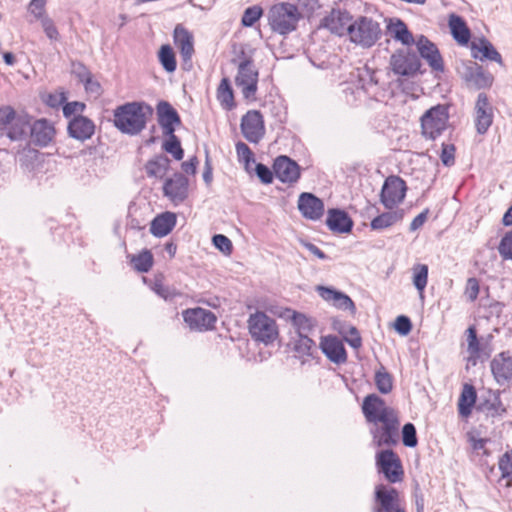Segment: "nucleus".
<instances>
[{"label":"nucleus","mask_w":512,"mask_h":512,"mask_svg":"<svg viewBox=\"0 0 512 512\" xmlns=\"http://www.w3.org/2000/svg\"><path fill=\"white\" fill-rule=\"evenodd\" d=\"M465 294L471 302L477 299L479 294V282L476 278L472 277L467 280Z\"/></svg>","instance_id":"nucleus-60"},{"label":"nucleus","mask_w":512,"mask_h":512,"mask_svg":"<svg viewBox=\"0 0 512 512\" xmlns=\"http://www.w3.org/2000/svg\"><path fill=\"white\" fill-rule=\"evenodd\" d=\"M275 176L283 183L293 184L300 178V167L287 156H278L273 164Z\"/></svg>","instance_id":"nucleus-20"},{"label":"nucleus","mask_w":512,"mask_h":512,"mask_svg":"<svg viewBox=\"0 0 512 512\" xmlns=\"http://www.w3.org/2000/svg\"><path fill=\"white\" fill-rule=\"evenodd\" d=\"M407 186L399 176H389L384 181L380 193V201L385 208L392 210L403 202Z\"/></svg>","instance_id":"nucleus-9"},{"label":"nucleus","mask_w":512,"mask_h":512,"mask_svg":"<svg viewBox=\"0 0 512 512\" xmlns=\"http://www.w3.org/2000/svg\"><path fill=\"white\" fill-rule=\"evenodd\" d=\"M366 421L372 424L370 433L377 447L395 446L399 441L398 412L388 406L384 399L376 394L367 395L362 404Z\"/></svg>","instance_id":"nucleus-1"},{"label":"nucleus","mask_w":512,"mask_h":512,"mask_svg":"<svg viewBox=\"0 0 512 512\" xmlns=\"http://www.w3.org/2000/svg\"><path fill=\"white\" fill-rule=\"evenodd\" d=\"M449 120L448 107L438 104L427 110L421 117L422 134L434 140L446 130Z\"/></svg>","instance_id":"nucleus-5"},{"label":"nucleus","mask_w":512,"mask_h":512,"mask_svg":"<svg viewBox=\"0 0 512 512\" xmlns=\"http://www.w3.org/2000/svg\"><path fill=\"white\" fill-rule=\"evenodd\" d=\"M340 333L343 334L344 340L352 348L359 349L362 346V338L355 326L349 325L341 330Z\"/></svg>","instance_id":"nucleus-47"},{"label":"nucleus","mask_w":512,"mask_h":512,"mask_svg":"<svg viewBox=\"0 0 512 512\" xmlns=\"http://www.w3.org/2000/svg\"><path fill=\"white\" fill-rule=\"evenodd\" d=\"M404 211L402 209L390 210L383 212L372 219L370 227L372 230L381 231L392 227L396 223L402 221Z\"/></svg>","instance_id":"nucleus-33"},{"label":"nucleus","mask_w":512,"mask_h":512,"mask_svg":"<svg viewBox=\"0 0 512 512\" xmlns=\"http://www.w3.org/2000/svg\"><path fill=\"white\" fill-rule=\"evenodd\" d=\"M158 58L166 72L172 73L176 70L177 62L175 53L170 45L166 44L161 46L158 52Z\"/></svg>","instance_id":"nucleus-40"},{"label":"nucleus","mask_w":512,"mask_h":512,"mask_svg":"<svg viewBox=\"0 0 512 512\" xmlns=\"http://www.w3.org/2000/svg\"><path fill=\"white\" fill-rule=\"evenodd\" d=\"M412 282L415 288L422 294L428 282V266L426 264H415L412 267Z\"/></svg>","instance_id":"nucleus-41"},{"label":"nucleus","mask_w":512,"mask_h":512,"mask_svg":"<svg viewBox=\"0 0 512 512\" xmlns=\"http://www.w3.org/2000/svg\"><path fill=\"white\" fill-rule=\"evenodd\" d=\"M170 168V159L160 154L153 159H150L146 165L145 170L148 177H156L162 179Z\"/></svg>","instance_id":"nucleus-34"},{"label":"nucleus","mask_w":512,"mask_h":512,"mask_svg":"<svg viewBox=\"0 0 512 512\" xmlns=\"http://www.w3.org/2000/svg\"><path fill=\"white\" fill-rule=\"evenodd\" d=\"M420 56L427 61L432 70L444 71V62L437 46L426 36L420 35L414 42Z\"/></svg>","instance_id":"nucleus-15"},{"label":"nucleus","mask_w":512,"mask_h":512,"mask_svg":"<svg viewBox=\"0 0 512 512\" xmlns=\"http://www.w3.org/2000/svg\"><path fill=\"white\" fill-rule=\"evenodd\" d=\"M255 172L260 181L264 184H270L273 181L274 171H272L268 166L257 163L255 167Z\"/></svg>","instance_id":"nucleus-58"},{"label":"nucleus","mask_w":512,"mask_h":512,"mask_svg":"<svg viewBox=\"0 0 512 512\" xmlns=\"http://www.w3.org/2000/svg\"><path fill=\"white\" fill-rule=\"evenodd\" d=\"M263 10L260 6L254 5L248 7L242 16L241 23L245 27L253 26L262 16Z\"/></svg>","instance_id":"nucleus-48"},{"label":"nucleus","mask_w":512,"mask_h":512,"mask_svg":"<svg viewBox=\"0 0 512 512\" xmlns=\"http://www.w3.org/2000/svg\"><path fill=\"white\" fill-rule=\"evenodd\" d=\"M95 131L93 121L84 116H75L68 124V133L72 138L85 141L92 137Z\"/></svg>","instance_id":"nucleus-29"},{"label":"nucleus","mask_w":512,"mask_h":512,"mask_svg":"<svg viewBox=\"0 0 512 512\" xmlns=\"http://www.w3.org/2000/svg\"><path fill=\"white\" fill-rule=\"evenodd\" d=\"M498 251L503 260H512V230L502 237Z\"/></svg>","instance_id":"nucleus-50"},{"label":"nucleus","mask_w":512,"mask_h":512,"mask_svg":"<svg viewBox=\"0 0 512 512\" xmlns=\"http://www.w3.org/2000/svg\"><path fill=\"white\" fill-rule=\"evenodd\" d=\"M412 329V323L407 316L401 315L396 318L395 330L401 335H407Z\"/></svg>","instance_id":"nucleus-59"},{"label":"nucleus","mask_w":512,"mask_h":512,"mask_svg":"<svg viewBox=\"0 0 512 512\" xmlns=\"http://www.w3.org/2000/svg\"><path fill=\"white\" fill-rule=\"evenodd\" d=\"M490 368L495 381L505 385L512 380V351L507 350L494 356Z\"/></svg>","instance_id":"nucleus-16"},{"label":"nucleus","mask_w":512,"mask_h":512,"mask_svg":"<svg viewBox=\"0 0 512 512\" xmlns=\"http://www.w3.org/2000/svg\"><path fill=\"white\" fill-rule=\"evenodd\" d=\"M402 442L406 447L413 448L418 444L416 428L412 423H406L402 428Z\"/></svg>","instance_id":"nucleus-49"},{"label":"nucleus","mask_w":512,"mask_h":512,"mask_svg":"<svg viewBox=\"0 0 512 512\" xmlns=\"http://www.w3.org/2000/svg\"><path fill=\"white\" fill-rule=\"evenodd\" d=\"M183 319L191 329L198 331L213 329L217 321L212 311L200 307L185 310Z\"/></svg>","instance_id":"nucleus-14"},{"label":"nucleus","mask_w":512,"mask_h":512,"mask_svg":"<svg viewBox=\"0 0 512 512\" xmlns=\"http://www.w3.org/2000/svg\"><path fill=\"white\" fill-rule=\"evenodd\" d=\"M12 125L10 128V131L8 133L9 137L12 140H20L28 135V133L31 132V117H29L27 114L15 116L12 120Z\"/></svg>","instance_id":"nucleus-35"},{"label":"nucleus","mask_w":512,"mask_h":512,"mask_svg":"<svg viewBox=\"0 0 512 512\" xmlns=\"http://www.w3.org/2000/svg\"><path fill=\"white\" fill-rule=\"evenodd\" d=\"M236 153L239 161L244 162L246 169H248L250 162L255 161L253 152L244 142H238L236 144Z\"/></svg>","instance_id":"nucleus-52"},{"label":"nucleus","mask_w":512,"mask_h":512,"mask_svg":"<svg viewBox=\"0 0 512 512\" xmlns=\"http://www.w3.org/2000/svg\"><path fill=\"white\" fill-rule=\"evenodd\" d=\"M66 100L67 97L64 91H56L48 94L45 102L51 108H59L60 106H64Z\"/></svg>","instance_id":"nucleus-57"},{"label":"nucleus","mask_w":512,"mask_h":512,"mask_svg":"<svg viewBox=\"0 0 512 512\" xmlns=\"http://www.w3.org/2000/svg\"><path fill=\"white\" fill-rule=\"evenodd\" d=\"M387 34L402 45L411 46L416 41L406 23L400 18H389L386 25Z\"/></svg>","instance_id":"nucleus-28"},{"label":"nucleus","mask_w":512,"mask_h":512,"mask_svg":"<svg viewBox=\"0 0 512 512\" xmlns=\"http://www.w3.org/2000/svg\"><path fill=\"white\" fill-rule=\"evenodd\" d=\"M376 466L390 483L400 482L403 478L401 460L391 449L381 450L376 454Z\"/></svg>","instance_id":"nucleus-8"},{"label":"nucleus","mask_w":512,"mask_h":512,"mask_svg":"<svg viewBox=\"0 0 512 512\" xmlns=\"http://www.w3.org/2000/svg\"><path fill=\"white\" fill-rule=\"evenodd\" d=\"M349 12L341 9H332L321 21V26L338 36L348 35L349 26L352 24Z\"/></svg>","instance_id":"nucleus-18"},{"label":"nucleus","mask_w":512,"mask_h":512,"mask_svg":"<svg viewBox=\"0 0 512 512\" xmlns=\"http://www.w3.org/2000/svg\"><path fill=\"white\" fill-rule=\"evenodd\" d=\"M302 14L295 4L281 2L274 4L268 11V23L273 32L287 35L296 30Z\"/></svg>","instance_id":"nucleus-3"},{"label":"nucleus","mask_w":512,"mask_h":512,"mask_svg":"<svg viewBox=\"0 0 512 512\" xmlns=\"http://www.w3.org/2000/svg\"><path fill=\"white\" fill-rule=\"evenodd\" d=\"M217 99L227 110L235 107L234 94L228 78H223L217 88Z\"/></svg>","instance_id":"nucleus-39"},{"label":"nucleus","mask_w":512,"mask_h":512,"mask_svg":"<svg viewBox=\"0 0 512 512\" xmlns=\"http://www.w3.org/2000/svg\"><path fill=\"white\" fill-rule=\"evenodd\" d=\"M157 121L164 133H175L176 127L181 125V118L177 110L167 101H159L156 106Z\"/></svg>","instance_id":"nucleus-19"},{"label":"nucleus","mask_w":512,"mask_h":512,"mask_svg":"<svg viewBox=\"0 0 512 512\" xmlns=\"http://www.w3.org/2000/svg\"><path fill=\"white\" fill-rule=\"evenodd\" d=\"M467 352L469 353L468 362L476 365L478 359L481 357L483 348L477 337V331L474 326H470L467 330Z\"/></svg>","instance_id":"nucleus-38"},{"label":"nucleus","mask_w":512,"mask_h":512,"mask_svg":"<svg viewBox=\"0 0 512 512\" xmlns=\"http://www.w3.org/2000/svg\"><path fill=\"white\" fill-rule=\"evenodd\" d=\"M46 0H31L28 5V11L31 13L37 20L42 21L43 18H47L45 10Z\"/></svg>","instance_id":"nucleus-53"},{"label":"nucleus","mask_w":512,"mask_h":512,"mask_svg":"<svg viewBox=\"0 0 512 512\" xmlns=\"http://www.w3.org/2000/svg\"><path fill=\"white\" fill-rule=\"evenodd\" d=\"M326 225L334 233H349L353 228V220L346 211L333 208L327 212Z\"/></svg>","instance_id":"nucleus-27"},{"label":"nucleus","mask_w":512,"mask_h":512,"mask_svg":"<svg viewBox=\"0 0 512 512\" xmlns=\"http://www.w3.org/2000/svg\"><path fill=\"white\" fill-rule=\"evenodd\" d=\"M320 349L324 355L335 364H343L347 361V353L341 340L336 336L322 337Z\"/></svg>","instance_id":"nucleus-24"},{"label":"nucleus","mask_w":512,"mask_h":512,"mask_svg":"<svg viewBox=\"0 0 512 512\" xmlns=\"http://www.w3.org/2000/svg\"><path fill=\"white\" fill-rule=\"evenodd\" d=\"M493 107L485 93H479L475 104V127L478 134H485L493 123Z\"/></svg>","instance_id":"nucleus-17"},{"label":"nucleus","mask_w":512,"mask_h":512,"mask_svg":"<svg viewBox=\"0 0 512 512\" xmlns=\"http://www.w3.org/2000/svg\"><path fill=\"white\" fill-rule=\"evenodd\" d=\"M55 136V128L46 119H39L33 122L30 132V139L33 144L40 147L47 146Z\"/></svg>","instance_id":"nucleus-26"},{"label":"nucleus","mask_w":512,"mask_h":512,"mask_svg":"<svg viewBox=\"0 0 512 512\" xmlns=\"http://www.w3.org/2000/svg\"><path fill=\"white\" fill-rule=\"evenodd\" d=\"M168 140L164 142L163 149L170 153L176 160H181L184 156V151L181 147L179 138L175 133H164Z\"/></svg>","instance_id":"nucleus-44"},{"label":"nucleus","mask_w":512,"mask_h":512,"mask_svg":"<svg viewBox=\"0 0 512 512\" xmlns=\"http://www.w3.org/2000/svg\"><path fill=\"white\" fill-rule=\"evenodd\" d=\"M375 385L382 394H388L393 388L392 376L383 366L375 373Z\"/></svg>","instance_id":"nucleus-43"},{"label":"nucleus","mask_w":512,"mask_h":512,"mask_svg":"<svg viewBox=\"0 0 512 512\" xmlns=\"http://www.w3.org/2000/svg\"><path fill=\"white\" fill-rule=\"evenodd\" d=\"M198 164L199 161L196 156H193L189 160L182 162L181 169L183 171V174L185 173L187 175H195Z\"/></svg>","instance_id":"nucleus-63"},{"label":"nucleus","mask_w":512,"mask_h":512,"mask_svg":"<svg viewBox=\"0 0 512 512\" xmlns=\"http://www.w3.org/2000/svg\"><path fill=\"white\" fill-rule=\"evenodd\" d=\"M258 69L251 58H244L238 64L235 83L241 88L243 97L247 100H255L258 89Z\"/></svg>","instance_id":"nucleus-7"},{"label":"nucleus","mask_w":512,"mask_h":512,"mask_svg":"<svg viewBox=\"0 0 512 512\" xmlns=\"http://www.w3.org/2000/svg\"><path fill=\"white\" fill-rule=\"evenodd\" d=\"M298 209L310 220H319L324 214V203L312 193L303 192L298 199Z\"/></svg>","instance_id":"nucleus-21"},{"label":"nucleus","mask_w":512,"mask_h":512,"mask_svg":"<svg viewBox=\"0 0 512 512\" xmlns=\"http://www.w3.org/2000/svg\"><path fill=\"white\" fill-rule=\"evenodd\" d=\"M173 39L175 46L179 49L183 62L185 64L191 62L194 54L193 35L181 24H178L174 29Z\"/></svg>","instance_id":"nucleus-25"},{"label":"nucleus","mask_w":512,"mask_h":512,"mask_svg":"<svg viewBox=\"0 0 512 512\" xmlns=\"http://www.w3.org/2000/svg\"><path fill=\"white\" fill-rule=\"evenodd\" d=\"M240 128L247 141L254 144L259 143L266 132L263 115L258 110H249L242 116Z\"/></svg>","instance_id":"nucleus-11"},{"label":"nucleus","mask_w":512,"mask_h":512,"mask_svg":"<svg viewBox=\"0 0 512 512\" xmlns=\"http://www.w3.org/2000/svg\"><path fill=\"white\" fill-rule=\"evenodd\" d=\"M348 35L353 43L369 48L381 36L380 24L372 18L361 16L349 26Z\"/></svg>","instance_id":"nucleus-4"},{"label":"nucleus","mask_w":512,"mask_h":512,"mask_svg":"<svg viewBox=\"0 0 512 512\" xmlns=\"http://www.w3.org/2000/svg\"><path fill=\"white\" fill-rule=\"evenodd\" d=\"M390 66L397 75L412 76L420 70L421 63L416 54L405 53L400 50L392 54Z\"/></svg>","instance_id":"nucleus-13"},{"label":"nucleus","mask_w":512,"mask_h":512,"mask_svg":"<svg viewBox=\"0 0 512 512\" xmlns=\"http://www.w3.org/2000/svg\"><path fill=\"white\" fill-rule=\"evenodd\" d=\"M476 397L475 388L470 384H465L458 401V411L462 417H467L471 414Z\"/></svg>","instance_id":"nucleus-36"},{"label":"nucleus","mask_w":512,"mask_h":512,"mask_svg":"<svg viewBox=\"0 0 512 512\" xmlns=\"http://www.w3.org/2000/svg\"><path fill=\"white\" fill-rule=\"evenodd\" d=\"M440 158L445 166H452L455 163V146L443 143Z\"/></svg>","instance_id":"nucleus-56"},{"label":"nucleus","mask_w":512,"mask_h":512,"mask_svg":"<svg viewBox=\"0 0 512 512\" xmlns=\"http://www.w3.org/2000/svg\"><path fill=\"white\" fill-rule=\"evenodd\" d=\"M448 25L456 42L461 45H466L469 42L471 32L462 17L454 13L450 14L448 18Z\"/></svg>","instance_id":"nucleus-31"},{"label":"nucleus","mask_w":512,"mask_h":512,"mask_svg":"<svg viewBox=\"0 0 512 512\" xmlns=\"http://www.w3.org/2000/svg\"><path fill=\"white\" fill-rule=\"evenodd\" d=\"M291 321L293 326L296 329L297 335H302L308 333L312 330L313 324L311 320L304 314L293 312L291 316Z\"/></svg>","instance_id":"nucleus-46"},{"label":"nucleus","mask_w":512,"mask_h":512,"mask_svg":"<svg viewBox=\"0 0 512 512\" xmlns=\"http://www.w3.org/2000/svg\"><path fill=\"white\" fill-rule=\"evenodd\" d=\"M316 291L323 300L331 303L334 307L349 310L352 314L356 312V306L347 294L321 285L316 287Z\"/></svg>","instance_id":"nucleus-23"},{"label":"nucleus","mask_w":512,"mask_h":512,"mask_svg":"<svg viewBox=\"0 0 512 512\" xmlns=\"http://www.w3.org/2000/svg\"><path fill=\"white\" fill-rule=\"evenodd\" d=\"M153 108L144 101H132L122 104L113 110L114 126L127 135H138L153 115Z\"/></svg>","instance_id":"nucleus-2"},{"label":"nucleus","mask_w":512,"mask_h":512,"mask_svg":"<svg viewBox=\"0 0 512 512\" xmlns=\"http://www.w3.org/2000/svg\"><path fill=\"white\" fill-rule=\"evenodd\" d=\"M375 500L373 512H405L399 506V493L395 488L378 485L375 489Z\"/></svg>","instance_id":"nucleus-12"},{"label":"nucleus","mask_w":512,"mask_h":512,"mask_svg":"<svg viewBox=\"0 0 512 512\" xmlns=\"http://www.w3.org/2000/svg\"><path fill=\"white\" fill-rule=\"evenodd\" d=\"M463 78L469 87L475 89L489 88L493 84V76L475 62L465 67Z\"/></svg>","instance_id":"nucleus-22"},{"label":"nucleus","mask_w":512,"mask_h":512,"mask_svg":"<svg viewBox=\"0 0 512 512\" xmlns=\"http://www.w3.org/2000/svg\"><path fill=\"white\" fill-rule=\"evenodd\" d=\"M15 111L9 107H1L0 108V126L6 125L12 122L14 119Z\"/></svg>","instance_id":"nucleus-64"},{"label":"nucleus","mask_w":512,"mask_h":512,"mask_svg":"<svg viewBox=\"0 0 512 512\" xmlns=\"http://www.w3.org/2000/svg\"><path fill=\"white\" fill-rule=\"evenodd\" d=\"M471 50L472 52L478 51L482 53V56L479 58L481 61L486 59L503 65V59L501 54L496 50L493 44L485 37H481L477 40H474L471 43ZM473 57L478 58L477 54L475 53H473Z\"/></svg>","instance_id":"nucleus-30"},{"label":"nucleus","mask_w":512,"mask_h":512,"mask_svg":"<svg viewBox=\"0 0 512 512\" xmlns=\"http://www.w3.org/2000/svg\"><path fill=\"white\" fill-rule=\"evenodd\" d=\"M315 342L306 334L298 335L294 342V351L300 356H311L315 349Z\"/></svg>","instance_id":"nucleus-45"},{"label":"nucleus","mask_w":512,"mask_h":512,"mask_svg":"<svg viewBox=\"0 0 512 512\" xmlns=\"http://www.w3.org/2000/svg\"><path fill=\"white\" fill-rule=\"evenodd\" d=\"M502 478L508 479L512 482V450L502 455L498 462Z\"/></svg>","instance_id":"nucleus-51"},{"label":"nucleus","mask_w":512,"mask_h":512,"mask_svg":"<svg viewBox=\"0 0 512 512\" xmlns=\"http://www.w3.org/2000/svg\"><path fill=\"white\" fill-rule=\"evenodd\" d=\"M163 195L175 206L182 204L189 196V179L181 172H175L163 183Z\"/></svg>","instance_id":"nucleus-10"},{"label":"nucleus","mask_w":512,"mask_h":512,"mask_svg":"<svg viewBox=\"0 0 512 512\" xmlns=\"http://www.w3.org/2000/svg\"><path fill=\"white\" fill-rule=\"evenodd\" d=\"M131 263L136 271L146 273L153 266V255L149 250H143L141 253L132 256Z\"/></svg>","instance_id":"nucleus-42"},{"label":"nucleus","mask_w":512,"mask_h":512,"mask_svg":"<svg viewBox=\"0 0 512 512\" xmlns=\"http://www.w3.org/2000/svg\"><path fill=\"white\" fill-rule=\"evenodd\" d=\"M479 409L483 411L488 417H499L506 413V407L500 399V393L496 392L490 395L489 399H486L479 405Z\"/></svg>","instance_id":"nucleus-37"},{"label":"nucleus","mask_w":512,"mask_h":512,"mask_svg":"<svg viewBox=\"0 0 512 512\" xmlns=\"http://www.w3.org/2000/svg\"><path fill=\"white\" fill-rule=\"evenodd\" d=\"M72 72L79 78L81 82L85 81L88 77L91 76L88 68L81 62L72 63Z\"/></svg>","instance_id":"nucleus-62"},{"label":"nucleus","mask_w":512,"mask_h":512,"mask_svg":"<svg viewBox=\"0 0 512 512\" xmlns=\"http://www.w3.org/2000/svg\"><path fill=\"white\" fill-rule=\"evenodd\" d=\"M40 22L46 36L50 40L57 41L60 37V34L57 27L54 24V21L48 16L47 18H43V20Z\"/></svg>","instance_id":"nucleus-55"},{"label":"nucleus","mask_w":512,"mask_h":512,"mask_svg":"<svg viewBox=\"0 0 512 512\" xmlns=\"http://www.w3.org/2000/svg\"><path fill=\"white\" fill-rule=\"evenodd\" d=\"M248 327L252 338L265 344L274 342L279 335L276 321L264 312L250 315Z\"/></svg>","instance_id":"nucleus-6"},{"label":"nucleus","mask_w":512,"mask_h":512,"mask_svg":"<svg viewBox=\"0 0 512 512\" xmlns=\"http://www.w3.org/2000/svg\"><path fill=\"white\" fill-rule=\"evenodd\" d=\"M212 241L214 246L224 254H230L232 252V242L227 236L223 234H216L213 236Z\"/></svg>","instance_id":"nucleus-54"},{"label":"nucleus","mask_w":512,"mask_h":512,"mask_svg":"<svg viewBox=\"0 0 512 512\" xmlns=\"http://www.w3.org/2000/svg\"><path fill=\"white\" fill-rule=\"evenodd\" d=\"M176 225V216L172 212H166L153 219L150 232L156 237L168 235Z\"/></svg>","instance_id":"nucleus-32"},{"label":"nucleus","mask_w":512,"mask_h":512,"mask_svg":"<svg viewBox=\"0 0 512 512\" xmlns=\"http://www.w3.org/2000/svg\"><path fill=\"white\" fill-rule=\"evenodd\" d=\"M84 108L85 105L81 102H66L63 106V114L65 117L69 118L77 112H82Z\"/></svg>","instance_id":"nucleus-61"}]
</instances>
